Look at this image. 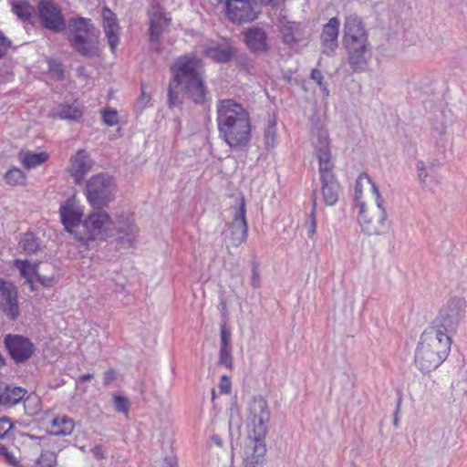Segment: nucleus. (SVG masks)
I'll return each instance as SVG.
<instances>
[{"instance_id":"1","label":"nucleus","mask_w":467,"mask_h":467,"mask_svg":"<svg viewBox=\"0 0 467 467\" xmlns=\"http://www.w3.org/2000/svg\"><path fill=\"white\" fill-rule=\"evenodd\" d=\"M172 78L169 83L168 102L170 107L182 103L178 88L182 86L187 97L195 104H203L208 88L203 77V64L195 53L176 58L171 67Z\"/></svg>"},{"instance_id":"2","label":"nucleus","mask_w":467,"mask_h":467,"mask_svg":"<svg viewBox=\"0 0 467 467\" xmlns=\"http://www.w3.org/2000/svg\"><path fill=\"white\" fill-rule=\"evenodd\" d=\"M451 324L448 317L440 314L422 332L415 354V365L422 372L435 370L449 356L452 342L448 335Z\"/></svg>"},{"instance_id":"3","label":"nucleus","mask_w":467,"mask_h":467,"mask_svg":"<svg viewBox=\"0 0 467 467\" xmlns=\"http://www.w3.org/2000/svg\"><path fill=\"white\" fill-rule=\"evenodd\" d=\"M216 122L220 138L230 148L246 146L251 140V119L247 109L233 99L218 100Z\"/></svg>"},{"instance_id":"4","label":"nucleus","mask_w":467,"mask_h":467,"mask_svg":"<svg viewBox=\"0 0 467 467\" xmlns=\"http://www.w3.org/2000/svg\"><path fill=\"white\" fill-rule=\"evenodd\" d=\"M355 198L362 231L369 235L379 234L385 228L387 213L379 190L367 173H361L356 181Z\"/></svg>"},{"instance_id":"5","label":"nucleus","mask_w":467,"mask_h":467,"mask_svg":"<svg viewBox=\"0 0 467 467\" xmlns=\"http://www.w3.org/2000/svg\"><path fill=\"white\" fill-rule=\"evenodd\" d=\"M269 419L270 413L266 400L262 397L254 398L249 405V431L244 448V460L246 466L256 467L265 459L266 453L265 439L268 431Z\"/></svg>"},{"instance_id":"6","label":"nucleus","mask_w":467,"mask_h":467,"mask_svg":"<svg viewBox=\"0 0 467 467\" xmlns=\"http://www.w3.org/2000/svg\"><path fill=\"white\" fill-rule=\"evenodd\" d=\"M317 155L319 161L321 193L326 205H335L339 198L340 185L335 178L331 162L329 139L327 132H320L317 138Z\"/></svg>"},{"instance_id":"7","label":"nucleus","mask_w":467,"mask_h":467,"mask_svg":"<svg viewBox=\"0 0 467 467\" xmlns=\"http://www.w3.org/2000/svg\"><path fill=\"white\" fill-rule=\"evenodd\" d=\"M343 44L348 54V62L354 70H359L366 65L365 54L368 50V34L362 21L350 15L344 24Z\"/></svg>"},{"instance_id":"8","label":"nucleus","mask_w":467,"mask_h":467,"mask_svg":"<svg viewBox=\"0 0 467 467\" xmlns=\"http://www.w3.org/2000/svg\"><path fill=\"white\" fill-rule=\"evenodd\" d=\"M69 28L73 35L69 39L70 43L79 54L84 57L99 55V33L90 19L84 17L70 19Z\"/></svg>"},{"instance_id":"9","label":"nucleus","mask_w":467,"mask_h":467,"mask_svg":"<svg viewBox=\"0 0 467 467\" xmlns=\"http://www.w3.org/2000/svg\"><path fill=\"white\" fill-rule=\"evenodd\" d=\"M113 229V222L105 212H94L88 214L75 232L76 238L88 244L93 241H103L109 236Z\"/></svg>"},{"instance_id":"10","label":"nucleus","mask_w":467,"mask_h":467,"mask_svg":"<svg viewBox=\"0 0 467 467\" xmlns=\"http://www.w3.org/2000/svg\"><path fill=\"white\" fill-rule=\"evenodd\" d=\"M112 179L106 174H97L91 177L86 188V196L89 204L94 208H103L113 199Z\"/></svg>"},{"instance_id":"11","label":"nucleus","mask_w":467,"mask_h":467,"mask_svg":"<svg viewBox=\"0 0 467 467\" xmlns=\"http://www.w3.org/2000/svg\"><path fill=\"white\" fill-rule=\"evenodd\" d=\"M223 5L226 18L237 25L249 23L257 18L255 0H218Z\"/></svg>"},{"instance_id":"12","label":"nucleus","mask_w":467,"mask_h":467,"mask_svg":"<svg viewBox=\"0 0 467 467\" xmlns=\"http://www.w3.org/2000/svg\"><path fill=\"white\" fill-rule=\"evenodd\" d=\"M4 343L10 358L16 364L26 362L36 351L30 338L21 335L8 334L5 337Z\"/></svg>"},{"instance_id":"13","label":"nucleus","mask_w":467,"mask_h":467,"mask_svg":"<svg viewBox=\"0 0 467 467\" xmlns=\"http://www.w3.org/2000/svg\"><path fill=\"white\" fill-rule=\"evenodd\" d=\"M150 22V40L158 42L162 33L170 26L171 17L163 12L159 0H151L147 12Z\"/></svg>"},{"instance_id":"14","label":"nucleus","mask_w":467,"mask_h":467,"mask_svg":"<svg viewBox=\"0 0 467 467\" xmlns=\"http://www.w3.org/2000/svg\"><path fill=\"white\" fill-rule=\"evenodd\" d=\"M39 18L44 27L54 32H62L66 27L60 9L49 0H41L37 5Z\"/></svg>"},{"instance_id":"15","label":"nucleus","mask_w":467,"mask_h":467,"mask_svg":"<svg viewBox=\"0 0 467 467\" xmlns=\"http://www.w3.org/2000/svg\"><path fill=\"white\" fill-rule=\"evenodd\" d=\"M0 307L12 320L16 319L20 314L17 290L12 283L3 279H0Z\"/></svg>"},{"instance_id":"16","label":"nucleus","mask_w":467,"mask_h":467,"mask_svg":"<svg viewBox=\"0 0 467 467\" xmlns=\"http://www.w3.org/2000/svg\"><path fill=\"white\" fill-rule=\"evenodd\" d=\"M246 209H245V200L244 198L241 199L240 206L238 211L235 213L233 222L230 224L231 230V245L234 247H238L243 243H244L247 239L248 235V225L246 222Z\"/></svg>"},{"instance_id":"17","label":"nucleus","mask_w":467,"mask_h":467,"mask_svg":"<svg viewBox=\"0 0 467 467\" xmlns=\"http://www.w3.org/2000/svg\"><path fill=\"white\" fill-rule=\"evenodd\" d=\"M101 26L103 27L105 36L109 43V48L115 54L117 47L120 41V26L115 13L109 7L104 6L101 10Z\"/></svg>"},{"instance_id":"18","label":"nucleus","mask_w":467,"mask_h":467,"mask_svg":"<svg viewBox=\"0 0 467 467\" xmlns=\"http://www.w3.org/2000/svg\"><path fill=\"white\" fill-rule=\"evenodd\" d=\"M61 222L67 232L75 235L81 224L82 211L76 204L74 198L67 199L59 209Z\"/></svg>"},{"instance_id":"19","label":"nucleus","mask_w":467,"mask_h":467,"mask_svg":"<svg viewBox=\"0 0 467 467\" xmlns=\"http://www.w3.org/2000/svg\"><path fill=\"white\" fill-rule=\"evenodd\" d=\"M93 161L88 157L84 150H79L71 157L68 172L77 184H81L85 176L91 170Z\"/></svg>"},{"instance_id":"20","label":"nucleus","mask_w":467,"mask_h":467,"mask_svg":"<svg viewBox=\"0 0 467 467\" xmlns=\"http://www.w3.org/2000/svg\"><path fill=\"white\" fill-rule=\"evenodd\" d=\"M14 265L19 270L20 275L26 282L30 284L32 290H34V278H36V280L45 286H51L53 285V277H44L39 275L37 271L38 264H32L27 260L16 259L14 261Z\"/></svg>"},{"instance_id":"21","label":"nucleus","mask_w":467,"mask_h":467,"mask_svg":"<svg viewBox=\"0 0 467 467\" xmlns=\"http://www.w3.org/2000/svg\"><path fill=\"white\" fill-rule=\"evenodd\" d=\"M340 21L337 17H332L324 26L321 34L322 51L327 55H331L337 49Z\"/></svg>"},{"instance_id":"22","label":"nucleus","mask_w":467,"mask_h":467,"mask_svg":"<svg viewBox=\"0 0 467 467\" xmlns=\"http://www.w3.org/2000/svg\"><path fill=\"white\" fill-rule=\"evenodd\" d=\"M236 54V49L229 45L215 44L208 46L203 55L216 63H227Z\"/></svg>"},{"instance_id":"23","label":"nucleus","mask_w":467,"mask_h":467,"mask_svg":"<svg viewBox=\"0 0 467 467\" xmlns=\"http://www.w3.org/2000/svg\"><path fill=\"white\" fill-rule=\"evenodd\" d=\"M54 117L69 121H80L84 115V107L77 100L72 103H61L53 113Z\"/></svg>"},{"instance_id":"24","label":"nucleus","mask_w":467,"mask_h":467,"mask_svg":"<svg viewBox=\"0 0 467 467\" xmlns=\"http://www.w3.org/2000/svg\"><path fill=\"white\" fill-rule=\"evenodd\" d=\"M266 35L258 27H252L244 32V42L253 52H265L267 50Z\"/></svg>"},{"instance_id":"25","label":"nucleus","mask_w":467,"mask_h":467,"mask_svg":"<svg viewBox=\"0 0 467 467\" xmlns=\"http://www.w3.org/2000/svg\"><path fill=\"white\" fill-rule=\"evenodd\" d=\"M26 394L24 388L0 384V406H14L24 400Z\"/></svg>"},{"instance_id":"26","label":"nucleus","mask_w":467,"mask_h":467,"mask_svg":"<svg viewBox=\"0 0 467 467\" xmlns=\"http://www.w3.org/2000/svg\"><path fill=\"white\" fill-rule=\"evenodd\" d=\"M48 159L49 154L47 151L36 153L29 150H21L18 153V160L26 170L36 168L47 161Z\"/></svg>"},{"instance_id":"27","label":"nucleus","mask_w":467,"mask_h":467,"mask_svg":"<svg viewBox=\"0 0 467 467\" xmlns=\"http://www.w3.org/2000/svg\"><path fill=\"white\" fill-rule=\"evenodd\" d=\"M75 422L72 418L62 415L53 419L50 429L54 435H69L73 432Z\"/></svg>"},{"instance_id":"28","label":"nucleus","mask_w":467,"mask_h":467,"mask_svg":"<svg viewBox=\"0 0 467 467\" xmlns=\"http://www.w3.org/2000/svg\"><path fill=\"white\" fill-rule=\"evenodd\" d=\"M18 246L24 253L35 254L40 250V242L34 233L27 232L23 234Z\"/></svg>"},{"instance_id":"29","label":"nucleus","mask_w":467,"mask_h":467,"mask_svg":"<svg viewBox=\"0 0 467 467\" xmlns=\"http://www.w3.org/2000/svg\"><path fill=\"white\" fill-rule=\"evenodd\" d=\"M12 10L20 19L30 21L35 14V8L26 1L18 0L13 3Z\"/></svg>"},{"instance_id":"30","label":"nucleus","mask_w":467,"mask_h":467,"mask_svg":"<svg viewBox=\"0 0 467 467\" xmlns=\"http://www.w3.org/2000/svg\"><path fill=\"white\" fill-rule=\"evenodd\" d=\"M4 181L10 186H20L26 183V175L19 168L13 167L5 172Z\"/></svg>"},{"instance_id":"31","label":"nucleus","mask_w":467,"mask_h":467,"mask_svg":"<svg viewBox=\"0 0 467 467\" xmlns=\"http://www.w3.org/2000/svg\"><path fill=\"white\" fill-rule=\"evenodd\" d=\"M296 30L297 26L296 23L284 25L281 28L284 42L288 45L295 44L297 41V38L296 36Z\"/></svg>"},{"instance_id":"32","label":"nucleus","mask_w":467,"mask_h":467,"mask_svg":"<svg viewBox=\"0 0 467 467\" xmlns=\"http://www.w3.org/2000/svg\"><path fill=\"white\" fill-rule=\"evenodd\" d=\"M317 196L314 194L312 209L309 213V222L306 224L309 238H313L317 233Z\"/></svg>"},{"instance_id":"33","label":"nucleus","mask_w":467,"mask_h":467,"mask_svg":"<svg viewBox=\"0 0 467 467\" xmlns=\"http://www.w3.org/2000/svg\"><path fill=\"white\" fill-rule=\"evenodd\" d=\"M264 141L266 149H272L276 143V123H269L264 133Z\"/></svg>"},{"instance_id":"34","label":"nucleus","mask_w":467,"mask_h":467,"mask_svg":"<svg viewBox=\"0 0 467 467\" xmlns=\"http://www.w3.org/2000/svg\"><path fill=\"white\" fill-rule=\"evenodd\" d=\"M102 121L109 127L115 126L119 123V113L116 109L106 108L100 111Z\"/></svg>"},{"instance_id":"35","label":"nucleus","mask_w":467,"mask_h":467,"mask_svg":"<svg viewBox=\"0 0 467 467\" xmlns=\"http://www.w3.org/2000/svg\"><path fill=\"white\" fill-rule=\"evenodd\" d=\"M0 454H2L6 462L13 467H21L19 459L16 457L13 451H9L8 448L3 444H0Z\"/></svg>"},{"instance_id":"36","label":"nucleus","mask_w":467,"mask_h":467,"mask_svg":"<svg viewBox=\"0 0 467 467\" xmlns=\"http://www.w3.org/2000/svg\"><path fill=\"white\" fill-rule=\"evenodd\" d=\"M220 363L228 368L233 367V358L231 355V347H221L219 355Z\"/></svg>"},{"instance_id":"37","label":"nucleus","mask_w":467,"mask_h":467,"mask_svg":"<svg viewBox=\"0 0 467 467\" xmlns=\"http://www.w3.org/2000/svg\"><path fill=\"white\" fill-rule=\"evenodd\" d=\"M24 405L26 410V412L29 415L36 414L40 410L39 408V400L36 398L28 396L24 400Z\"/></svg>"},{"instance_id":"38","label":"nucleus","mask_w":467,"mask_h":467,"mask_svg":"<svg viewBox=\"0 0 467 467\" xmlns=\"http://www.w3.org/2000/svg\"><path fill=\"white\" fill-rule=\"evenodd\" d=\"M35 467H56L54 456L48 452L41 453Z\"/></svg>"},{"instance_id":"39","label":"nucleus","mask_w":467,"mask_h":467,"mask_svg":"<svg viewBox=\"0 0 467 467\" xmlns=\"http://www.w3.org/2000/svg\"><path fill=\"white\" fill-rule=\"evenodd\" d=\"M14 428L13 422L7 417L0 418V439L6 438Z\"/></svg>"},{"instance_id":"40","label":"nucleus","mask_w":467,"mask_h":467,"mask_svg":"<svg viewBox=\"0 0 467 467\" xmlns=\"http://www.w3.org/2000/svg\"><path fill=\"white\" fill-rule=\"evenodd\" d=\"M114 403H115L116 410L119 412H123L125 414H127L129 412L130 402L127 398H125L123 396H115Z\"/></svg>"},{"instance_id":"41","label":"nucleus","mask_w":467,"mask_h":467,"mask_svg":"<svg viewBox=\"0 0 467 467\" xmlns=\"http://www.w3.org/2000/svg\"><path fill=\"white\" fill-rule=\"evenodd\" d=\"M11 47V41L0 30V57H4Z\"/></svg>"},{"instance_id":"42","label":"nucleus","mask_w":467,"mask_h":467,"mask_svg":"<svg viewBox=\"0 0 467 467\" xmlns=\"http://www.w3.org/2000/svg\"><path fill=\"white\" fill-rule=\"evenodd\" d=\"M231 332L227 329L226 325L221 327V347H231Z\"/></svg>"},{"instance_id":"43","label":"nucleus","mask_w":467,"mask_h":467,"mask_svg":"<svg viewBox=\"0 0 467 467\" xmlns=\"http://www.w3.org/2000/svg\"><path fill=\"white\" fill-rule=\"evenodd\" d=\"M219 387H220L221 392L225 393V394L230 393V391H231L230 379L225 375L222 376Z\"/></svg>"},{"instance_id":"44","label":"nucleus","mask_w":467,"mask_h":467,"mask_svg":"<svg viewBox=\"0 0 467 467\" xmlns=\"http://www.w3.org/2000/svg\"><path fill=\"white\" fill-rule=\"evenodd\" d=\"M49 70L52 74L56 75L58 79L64 78V70L61 64H50Z\"/></svg>"},{"instance_id":"45","label":"nucleus","mask_w":467,"mask_h":467,"mask_svg":"<svg viewBox=\"0 0 467 467\" xmlns=\"http://www.w3.org/2000/svg\"><path fill=\"white\" fill-rule=\"evenodd\" d=\"M251 282H252V285L254 287L257 288L260 286V276H259V273L257 271L256 266L253 267Z\"/></svg>"},{"instance_id":"46","label":"nucleus","mask_w":467,"mask_h":467,"mask_svg":"<svg viewBox=\"0 0 467 467\" xmlns=\"http://www.w3.org/2000/svg\"><path fill=\"white\" fill-rule=\"evenodd\" d=\"M311 78L319 86H322L323 75L319 69L315 68L311 71Z\"/></svg>"},{"instance_id":"47","label":"nucleus","mask_w":467,"mask_h":467,"mask_svg":"<svg viewBox=\"0 0 467 467\" xmlns=\"http://www.w3.org/2000/svg\"><path fill=\"white\" fill-rule=\"evenodd\" d=\"M115 379V371L109 369L104 373V384L109 385L112 380Z\"/></svg>"},{"instance_id":"48","label":"nucleus","mask_w":467,"mask_h":467,"mask_svg":"<svg viewBox=\"0 0 467 467\" xmlns=\"http://www.w3.org/2000/svg\"><path fill=\"white\" fill-rule=\"evenodd\" d=\"M92 378H93V374L87 373V374H83V375L79 376L78 381V382H85V381H88V380L91 379Z\"/></svg>"},{"instance_id":"49","label":"nucleus","mask_w":467,"mask_h":467,"mask_svg":"<svg viewBox=\"0 0 467 467\" xmlns=\"http://www.w3.org/2000/svg\"><path fill=\"white\" fill-rule=\"evenodd\" d=\"M141 99H145L147 102L150 101V96L146 94L144 89H142V91H141Z\"/></svg>"},{"instance_id":"50","label":"nucleus","mask_w":467,"mask_h":467,"mask_svg":"<svg viewBox=\"0 0 467 467\" xmlns=\"http://www.w3.org/2000/svg\"><path fill=\"white\" fill-rule=\"evenodd\" d=\"M265 4L268 5L272 2V0H265Z\"/></svg>"},{"instance_id":"51","label":"nucleus","mask_w":467,"mask_h":467,"mask_svg":"<svg viewBox=\"0 0 467 467\" xmlns=\"http://www.w3.org/2000/svg\"><path fill=\"white\" fill-rule=\"evenodd\" d=\"M216 442H217V444H219V445L221 444V441H220V439H219V438H218V440H216Z\"/></svg>"},{"instance_id":"52","label":"nucleus","mask_w":467,"mask_h":467,"mask_svg":"<svg viewBox=\"0 0 467 467\" xmlns=\"http://www.w3.org/2000/svg\"><path fill=\"white\" fill-rule=\"evenodd\" d=\"M216 442H217V444H219V445L221 444V441H220V439H219V438H218V440H216Z\"/></svg>"}]
</instances>
